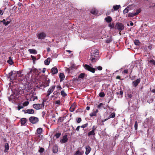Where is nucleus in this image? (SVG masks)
I'll return each mask as SVG.
<instances>
[{
	"label": "nucleus",
	"instance_id": "1",
	"mask_svg": "<svg viewBox=\"0 0 155 155\" xmlns=\"http://www.w3.org/2000/svg\"><path fill=\"white\" fill-rule=\"evenodd\" d=\"M99 52L98 50L95 49L91 51L90 60L92 62H95L99 59Z\"/></svg>",
	"mask_w": 155,
	"mask_h": 155
},
{
	"label": "nucleus",
	"instance_id": "2",
	"mask_svg": "<svg viewBox=\"0 0 155 155\" xmlns=\"http://www.w3.org/2000/svg\"><path fill=\"white\" fill-rule=\"evenodd\" d=\"M153 123V120L150 119H146L143 124L145 127L150 126Z\"/></svg>",
	"mask_w": 155,
	"mask_h": 155
},
{
	"label": "nucleus",
	"instance_id": "3",
	"mask_svg": "<svg viewBox=\"0 0 155 155\" xmlns=\"http://www.w3.org/2000/svg\"><path fill=\"white\" fill-rule=\"evenodd\" d=\"M84 67L86 70L91 72L93 73H94L95 72L96 69L91 67L89 65L86 64L84 65Z\"/></svg>",
	"mask_w": 155,
	"mask_h": 155
},
{
	"label": "nucleus",
	"instance_id": "4",
	"mask_svg": "<svg viewBox=\"0 0 155 155\" xmlns=\"http://www.w3.org/2000/svg\"><path fill=\"white\" fill-rule=\"evenodd\" d=\"M115 29H117L119 31H122L124 29V26L123 24L120 23H117L115 26Z\"/></svg>",
	"mask_w": 155,
	"mask_h": 155
},
{
	"label": "nucleus",
	"instance_id": "5",
	"mask_svg": "<svg viewBox=\"0 0 155 155\" xmlns=\"http://www.w3.org/2000/svg\"><path fill=\"white\" fill-rule=\"evenodd\" d=\"M29 120L30 122L33 124H36L39 121V120L38 118L33 116L30 117Z\"/></svg>",
	"mask_w": 155,
	"mask_h": 155
},
{
	"label": "nucleus",
	"instance_id": "6",
	"mask_svg": "<svg viewBox=\"0 0 155 155\" xmlns=\"http://www.w3.org/2000/svg\"><path fill=\"white\" fill-rule=\"evenodd\" d=\"M44 107V105L43 104H35L33 105V107L37 110L40 109Z\"/></svg>",
	"mask_w": 155,
	"mask_h": 155
},
{
	"label": "nucleus",
	"instance_id": "7",
	"mask_svg": "<svg viewBox=\"0 0 155 155\" xmlns=\"http://www.w3.org/2000/svg\"><path fill=\"white\" fill-rule=\"evenodd\" d=\"M55 86L53 85L51 86L48 90L47 93V94L46 96L47 97H49V95L55 89Z\"/></svg>",
	"mask_w": 155,
	"mask_h": 155
},
{
	"label": "nucleus",
	"instance_id": "8",
	"mask_svg": "<svg viewBox=\"0 0 155 155\" xmlns=\"http://www.w3.org/2000/svg\"><path fill=\"white\" fill-rule=\"evenodd\" d=\"M38 38L39 39H44L46 37V34L44 32L38 34L37 35Z\"/></svg>",
	"mask_w": 155,
	"mask_h": 155
},
{
	"label": "nucleus",
	"instance_id": "9",
	"mask_svg": "<svg viewBox=\"0 0 155 155\" xmlns=\"http://www.w3.org/2000/svg\"><path fill=\"white\" fill-rule=\"evenodd\" d=\"M68 140L67 135H65L63 136L62 139L60 140V142L62 143H65Z\"/></svg>",
	"mask_w": 155,
	"mask_h": 155
},
{
	"label": "nucleus",
	"instance_id": "10",
	"mask_svg": "<svg viewBox=\"0 0 155 155\" xmlns=\"http://www.w3.org/2000/svg\"><path fill=\"white\" fill-rule=\"evenodd\" d=\"M140 79L138 78L135 81H134L132 82V85L135 87H136L137 86L138 84L140 83Z\"/></svg>",
	"mask_w": 155,
	"mask_h": 155
},
{
	"label": "nucleus",
	"instance_id": "11",
	"mask_svg": "<svg viewBox=\"0 0 155 155\" xmlns=\"http://www.w3.org/2000/svg\"><path fill=\"white\" fill-rule=\"evenodd\" d=\"M30 72L28 74V75L30 76V75H31V73L33 72V73H35L36 74H38V69H30Z\"/></svg>",
	"mask_w": 155,
	"mask_h": 155
},
{
	"label": "nucleus",
	"instance_id": "12",
	"mask_svg": "<svg viewBox=\"0 0 155 155\" xmlns=\"http://www.w3.org/2000/svg\"><path fill=\"white\" fill-rule=\"evenodd\" d=\"M85 148L86 149L85 154L88 155L90 152L91 150V148L89 146H85Z\"/></svg>",
	"mask_w": 155,
	"mask_h": 155
},
{
	"label": "nucleus",
	"instance_id": "13",
	"mask_svg": "<svg viewBox=\"0 0 155 155\" xmlns=\"http://www.w3.org/2000/svg\"><path fill=\"white\" fill-rule=\"evenodd\" d=\"M58 72V70L57 68L53 67L52 68L51 70V73L52 74H57Z\"/></svg>",
	"mask_w": 155,
	"mask_h": 155
},
{
	"label": "nucleus",
	"instance_id": "14",
	"mask_svg": "<svg viewBox=\"0 0 155 155\" xmlns=\"http://www.w3.org/2000/svg\"><path fill=\"white\" fill-rule=\"evenodd\" d=\"M98 109H96L95 110H93V112L90 114V116L91 117L96 116L97 113L98 112Z\"/></svg>",
	"mask_w": 155,
	"mask_h": 155
},
{
	"label": "nucleus",
	"instance_id": "15",
	"mask_svg": "<svg viewBox=\"0 0 155 155\" xmlns=\"http://www.w3.org/2000/svg\"><path fill=\"white\" fill-rule=\"evenodd\" d=\"M34 110L32 109H27L25 111V113L32 114H34Z\"/></svg>",
	"mask_w": 155,
	"mask_h": 155
},
{
	"label": "nucleus",
	"instance_id": "16",
	"mask_svg": "<svg viewBox=\"0 0 155 155\" xmlns=\"http://www.w3.org/2000/svg\"><path fill=\"white\" fill-rule=\"evenodd\" d=\"M104 20L107 23H110L112 20V18L110 16H107L104 19Z\"/></svg>",
	"mask_w": 155,
	"mask_h": 155
},
{
	"label": "nucleus",
	"instance_id": "17",
	"mask_svg": "<svg viewBox=\"0 0 155 155\" xmlns=\"http://www.w3.org/2000/svg\"><path fill=\"white\" fill-rule=\"evenodd\" d=\"M5 149L4 150V152H7L9 149V146L8 144L7 143H6L5 145Z\"/></svg>",
	"mask_w": 155,
	"mask_h": 155
},
{
	"label": "nucleus",
	"instance_id": "18",
	"mask_svg": "<svg viewBox=\"0 0 155 155\" xmlns=\"http://www.w3.org/2000/svg\"><path fill=\"white\" fill-rule=\"evenodd\" d=\"M51 58H48L45 61V64L46 65H48L49 64Z\"/></svg>",
	"mask_w": 155,
	"mask_h": 155
},
{
	"label": "nucleus",
	"instance_id": "19",
	"mask_svg": "<svg viewBox=\"0 0 155 155\" xmlns=\"http://www.w3.org/2000/svg\"><path fill=\"white\" fill-rule=\"evenodd\" d=\"M60 81H62L64 78V75L62 73H61L59 75Z\"/></svg>",
	"mask_w": 155,
	"mask_h": 155
},
{
	"label": "nucleus",
	"instance_id": "20",
	"mask_svg": "<svg viewBox=\"0 0 155 155\" xmlns=\"http://www.w3.org/2000/svg\"><path fill=\"white\" fill-rule=\"evenodd\" d=\"M58 151V147L56 146H54L53 148V152L54 153H57Z\"/></svg>",
	"mask_w": 155,
	"mask_h": 155
},
{
	"label": "nucleus",
	"instance_id": "21",
	"mask_svg": "<svg viewBox=\"0 0 155 155\" xmlns=\"http://www.w3.org/2000/svg\"><path fill=\"white\" fill-rule=\"evenodd\" d=\"M28 51L31 54H36L37 53V51L35 49H28Z\"/></svg>",
	"mask_w": 155,
	"mask_h": 155
},
{
	"label": "nucleus",
	"instance_id": "22",
	"mask_svg": "<svg viewBox=\"0 0 155 155\" xmlns=\"http://www.w3.org/2000/svg\"><path fill=\"white\" fill-rule=\"evenodd\" d=\"M14 74H15V73H14L13 71H11L9 73V77L10 79L12 80L13 79H14V78H13V77L12 76Z\"/></svg>",
	"mask_w": 155,
	"mask_h": 155
},
{
	"label": "nucleus",
	"instance_id": "23",
	"mask_svg": "<svg viewBox=\"0 0 155 155\" xmlns=\"http://www.w3.org/2000/svg\"><path fill=\"white\" fill-rule=\"evenodd\" d=\"M2 22H3V24L5 26L8 25L10 23L9 21L3 19Z\"/></svg>",
	"mask_w": 155,
	"mask_h": 155
},
{
	"label": "nucleus",
	"instance_id": "24",
	"mask_svg": "<svg viewBox=\"0 0 155 155\" xmlns=\"http://www.w3.org/2000/svg\"><path fill=\"white\" fill-rule=\"evenodd\" d=\"M26 122V120L25 118H22L21 119V125H24Z\"/></svg>",
	"mask_w": 155,
	"mask_h": 155
},
{
	"label": "nucleus",
	"instance_id": "25",
	"mask_svg": "<svg viewBox=\"0 0 155 155\" xmlns=\"http://www.w3.org/2000/svg\"><path fill=\"white\" fill-rule=\"evenodd\" d=\"M42 132V129L41 128H39L37 130V133L40 135Z\"/></svg>",
	"mask_w": 155,
	"mask_h": 155
},
{
	"label": "nucleus",
	"instance_id": "26",
	"mask_svg": "<svg viewBox=\"0 0 155 155\" xmlns=\"http://www.w3.org/2000/svg\"><path fill=\"white\" fill-rule=\"evenodd\" d=\"M120 7V5H116L113 6V8L114 10L116 11Z\"/></svg>",
	"mask_w": 155,
	"mask_h": 155
},
{
	"label": "nucleus",
	"instance_id": "27",
	"mask_svg": "<svg viewBox=\"0 0 155 155\" xmlns=\"http://www.w3.org/2000/svg\"><path fill=\"white\" fill-rule=\"evenodd\" d=\"M91 12L93 14L96 15L97 14V11L95 8H93L91 10Z\"/></svg>",
	"mask_w": 155,
	"mask_h": 155
},
{
	"label": "nucleus",
	"instance_id": "28",
	"mask_svg": "<svg viewBox=\"0 0 155 155\" xmlns=\"http://www.w3.org/2000/svg\"><path fill=\"white\" fill-rule=\"evenodd\" d=\"M95 135V133L94 132L91 130L87 134V135L89 137H90L91 135Z\"/></svg>",
	"mask_w": 155,
	"mask_h": 155
},
{
	"label": "nucleus",
	"instance_id": "29",
	"mask_svg": "<svg viewBox=\"0 0 155 155\" xmlns=\"http://www.w3.org/2000/svg\"><path fill=\"white\" fill-rule=\"evenodd\" d=\"M7 62L10 65H12L13 63L12 60L11 58V57H9V59L7 61Z\"/></svg>",
	"mask_w": 155,
	"mask_h": 155
},
{
	"label": "nucleus",
	"instance_id": "30",
	"mask_svg": "<svg viewBox=\"0 0 155 155\" xmlns=\"http://www.w3.org/2000/svg\"><path fill=\"white\" fill-rule=\"evenodd\" d=\"M75 107L73 105H72L70 108V110L71 112L74 111L75 109Z\"/></svg>",
	"mask_w": 155,
	"mask_h": 155
},
{
	"label": "nucleus",
	"instance_id": "31",
	"mask_svg": "<svg viewBox=\"0 0 155 155\" xmlns=\"http://www.w3.org/2000/svg\"><path fill=\"white\" fill-rule=\"evenodd\" d=\"M61 95L63 97H64L67 95V94L65 92L64 90H62L61 91Z\"/></svg>",
	"mask_w": 155,
	"mask_h": 155
},
{
	"label": "nucleus",
	"instance_id": "32",
	"mask_svg": "<svg viewBox=\"0 0 155 155\" xmlns=\"http://www.w3.org/2000/svg\"><path fill=\"white\" fill-rule=\"evenodd\" d=\"M136 15L135 14V13H129L128 14V17H133L134 16Z\"/></svg>",
	"mask_w": 155,
	"mask_h": 155
},
{
	"label": "nucleus",
	"instance_id": "33",
	"mask_svg": "<svg viewBox=\"0 0 155 155\" xmlns=\"http://www.w3.org/2000/svg\"><path fill=\"white\" fill-rule=\"evenodd\" d=\"M115 114L113 112L108 117V118H114L115 117Z\"/></svg>",
	"mask_w": 155,
	"mask_h": 155
},
{
	"label": "nucleus",
	"instance_id": "34",
	"mask_svg": "<svg viewBox=\"0 0 155 155\" xmlns=\"http://www.w3.org/2000/svg\"><path fill=\"white\" fill-rule=\"evenodd\" d=\"M85 74L84 73H82L80 74L78 76L79 78H84Z\"/></svg>",
	"mask_w": 155,
	"mask_h": 155
},
{
	"label": "nucleus",
	"instance_id": "35",
	"mask_svg": "<svg viewBox=\"0 0 155 155\" xmlns=\"http://www.w3.org/2000/svg\"><path fill=\"white\" fill-rule=\"evenodd\" d=\"M134 44L136 45H140V42L139 40H135L134 41Z\"/></svg>",
	"mask_w": 155,
	"mask_h": 155
},
{
	"label": "nucleus",
	"instance_id": "36",
	"mask_svg": "<svg viewBox=\"0 0 155 155\" xmlns=\"http://www.w3.org/2000/svg\"><path fill=\"white\" fill-rule=\"evenodd\" d=\"M112 40V39L111 37L108 38L106 40V42L107 43H110Z\"/></svg>",
	"mask_w": 155,
	"mask_h": 155
},
{
	"label": "nucleus",
	"instance_id": "37",
	"mask_svg": "<svg viewBox=\"0 0 155 155\" xmlns=\"http://www.w3.org/2000/svg\"><path fill=\"white\" fill-rule=\"evenodd\" d=\"M99 96L101 97H104L105 96V94L104 92H101L99 94Z\"/></svg>",
	"mask_w": 155,
	"mask_h": 155
},
{
	"label": "nucleus",
	"instance_id": "38",
	"mask_svg": "<svg viewBox=\"0 0 155 155\" xmlns=\"http://www.w3.org/2000/svg\"><path fill=\"white\" fill-rule=\"evenodd\" d=\"M141 11V8H139L138 9H137L136 11V12H134L135 13V14L136 15H137Z\"/></svg>",
	"mask_w": 155,
	"mask_h": 155
},
{
	"label": "nucleus",
	"instance_id": "39",
	"mask_svg": "<svg viewBox=\"0 0 155 155\" xmlns=\"http://www.w3.org/2000/svg\"><path fill=\"white\" fill-rule=\"evenodd\" d=\"M69 68H70V70H72L76 68V67L74 64H73L71 65V67H69Z\"/></svg>",
	"mask_w": 155,
	"mask_h": 155
},
{
	"label": "nucleus",
	"instance_id": "40",
	"mask_svg": "<svg viewBox=\"0 0 155 155\" xmlns=\"http://www.w3.org/2000/svg\"><path fill=\"white\" fill-rule=\"evenodd\" d=\"M138 123L137 121L135 122L134 124V128L135 130H137V129Z\"/></svg>",
	"mask_w": 155,
	"mask_h": 155
},
{
	"label": "nucleus",
	"instance_id": "41",
	"mask_svg": "<svg viewBox=\"0 0 155 155\" xmlns=\"http://www.w3.org/2000/svg\"><path fill=\"white\" fill-rule=\"evenodd\" d=\"M29 104V102L28 101H26L24 102L23 105L24 106H27Z\"/></svg>",
	"mask_w": 155,
	"mask_h": 155
},
{
	"label": "nucleus",
	"instance_id": "42",
	"mask_svg": "<svg viewBox=\"0 0 155 155\" xmlns=\"http://www.w3.org/2000/svg\"><path fill=\"white\" fill-rule=\"evenodd\" d=\"M96 69H97L99 71H101L102 69V67L101 66H99L97 67H96Z\"/></svg>",
	"mask_w": 155,
	"mask_h": 155
},
{
	"label": "nucleus",
	"instance_id": "43",
	"mask_svg": "<svg viewBox=\"0 0 155 155\" xmlns=\"http://www.w3.org/2000/svg\"><path fill=\"white\" fill-rule=\"evenodd\" d=\"M61 135V133H57L55 135V136L57 138H58Z\"/></svg>",
	"mask_w": 155,
	"mask_h": 155
},
{
	"label": "nucleus",
	"instance_id": "44",
	"mask_svg": "<svg viewBox=\"0 0 155 155\" xmlns=\"http://www.w3.org/2000/svg\"><path fill=\"white\" fill-rule=\"evenodd\" d=\"M74 155H82L81 153L79 150H78L75 153Z\"/></svg>",
	"mask_w": 155,
	"mask_h": 155
},
{
	"label": "nucleus",
	"instance_id": "45",
	"mask_svg": "<svg viewBox=\"0 0 155 155\" xmlns=\"http://www.w3.org/2000/svg\"><path fill=\"white\" fill-rule=\"evenodd\" d=\"M64 120V117H60L58 119V121L59 122H62Z\"/></svg>",
	"mask_w": 155,
	"mask_h": 155
},
{
	"label": "nucleus",
	"instance_id": "46",
	"mask_svg": "<svg viewBox=\"0 0 155 155\" xmlns=\"http://www.w3.org/2000/svg\"><path fill=\"white\" fill-rule=\"evenodd\" d=\"M109 26L110 28H113L114 27V24L113 23H110L109 25Z\"/></svg>",
	"mask_w": 155,
	"mask_h": 155
},
{
	"label": "nucleus",
	"instance_id": "47",
	"mask_svg": "<svg viewBox=\"0 0 155 155\" xmlns=\"http://www.w3.org/2000/svg\"><path fill=\"white\" fill-rule=\"evenodd\" d=\"M88 125V124L86 123L84 124L83 125H82L81 126V128H85L87 127V126Z\"/></svg>",
	"mask_w": 155,
	"mask_h": 155
},
{
	"label": "nucleus",
	"instance_id": "48",
	"mask_svg": "<svg viewBox=\"0 0 155 155\" xmlns=\"http://www.w3.org/2000/svg\"><path fill=\"white\" fill-rule=\"evenodd\" d=\"M128 9L127 8H126L123 11V13L124 14H125L126 13H127L128 12Z\"/></svg>",
	"mask_w": 155,
	"mask_h": 155
},
{
	"label": "nucleus",
	"instance_id": "49",
	"mask_svg": "<svg viewBox=\"0 0 155 155\" xmlns=\"http://www.w3.org/2000/svg\"><path fill=\"white\" fill-rule=\"evenodd\" d=\"M71 70H70V68H66V69L65 70V72L68 73H69L70 72Z\"/></svg>",
	"mask_w": 155,
	"mask_h": 155
},
{
	"label": "nucleus",
	"instance_id": "50",
	"mask_svg": "<svg viewBox=\"0 0 155 155\" xmlns=\"http://www.w3.org/2000/svg\"><path fill=\"white\" fill-rule=\"evenodd\" d=\"M149 62L150 63L152 64L155 65V61L152 59Z\"/></svg>",
	"mask_w": 155,
	"mask_h": 155
},
{
	"label": "nucleus",
	"instance_id": "51",
	"mask_svg": "<svg viewBox=\"0 0 155 155\" xmlns=\"http://www.w3.org/2000/svg\"><path fill=\"white\" fill-rule=\"evenodd\" d=\"M128 72V69H126L124 70L122 72V73L124 74H127Z\"/></svg>",
	"mask_w": 155,
	"mask_h": 155
},
{
	"label": "nucleus",
	"instance_id": "52",
	"mask_svg": "<svg viewBox=\"0 0 155 155\" xmlns=\"http://www.w3.org/2000/svg\"><path fill=\"white\" fill-rule=\"evenodd\" d=\"M23 105H19L18 106V109L19 110L21 109H22L23 108Z\"/></svg>",
	"mask_w": 155,
	"mask_h": 155
},
{
	"label": "nucleus",
	"instance_id": "53",
	"mask_svg": "<svg viewBox=\"0 0 155 155\" xmlns=\"http://www.w3.org/2000/svg\"><path fill=\"white\" fill-rule=\"evenodd\" d=\"M103 106V104L102 103H101L100 104H98V105H97V108H101L102 106Z\"/></svg>",
	"mask_w": 155,
	"mask_h": 155
},
{
	"label": "nucleus",
	"instance_id": "54",
	"mask_svg": "<svg viewBox=\"0 0 155 155\" xmlns=\"http://www.w3.org/2000/svg\"><path fill=\"white\" fill-rule=\"evenodd\" d=\"M44 149L43 148H40L39 150V152L40 153H42L44 152Z\"/></svg>",
	"mask_w": 155,
	"mask_h": 155
},
{
	"label": "nucleus",
	"instance_id": "55",
	"mask_svg": "<svg viewBox=\"0 0 155 155\" xmlns=\"http://www.w3.org/2000/svg\"><path fill=\"white\" fill-rule=\"evenodd\" d=\"M32 96L33 99V101H34L35 100L38 99V97L37 96L33 95H32Z\"/></svg>",
	"mask_w": 155,
	"mask_h": 155
},
{
	"label": "nucleus",
	"instance_id": "56",
	"mask_svg": "<svg viewBox=\"0 0 155 155\" xmlns=\"http://www.w3.org/2000/svg\"><path fill=\"white\" fill-rule=\"evenodd\" d=\"M50 83V80L49 79L47 80V83L46 85V86H48L49 85V83Z\"/></svg>",
	"mask_w": 155,
	"mask_h": 155
},
{
	"label": "nucleus",
	"instance_id": "57",
	"mask_svg": "<svg viewBox=\"0 0 155 155\" xmlns=\"http://www.w3.org/2000/svg\"><path fill=\"white\" fill-rule=\"evenodd\" d=\"M31 58H32V60L34 61L36 60V58L33 55H31Z\"/></svg>",
	"mask_w": 155,
	"mask_h": 155
},
{
	"label": "nucleus",
	"instance_id": "58",
	"mask_svg": "<svg viewBox=\"0 0 155 155\" xmlns=\"http://www.w3.org/2000/svg\"><path fill=\"white\" fill-rule=\"evenodd\" d=\"M117 94H120L122 96L123 94V92L122 91H120L119 92H117Z\"/></svg>",
	"mask_w": 155,
	"mask_h": 155
},
{
	"label": "nucleus",
	"instance_id": "59",
	"mask_svg": "<svg viewBox=\"0 0 155 155\" xmlns=\"http://www.w3.org/2000/svg\"><path fill=\"white\" fill-rule=\"evenodd\" d=\"M55 103L56 104L59 105L61 104L60 101L59 100H57L55 101Z\"/></svg>",
	"mask_w": 155,
	"mask_h": 155
},
{
	"label": "nucleus",
	"instance_id": "60",
	"mask_svg": "<svg viewBox=\"0 0 155 155\" xmlns=\"http://www.w3.org/2000/svg\"><path fill=\"white\" fill-rule=\"evenodd\" d=\"M97 127L95 126H93L92 128V130L94 131H95Z\"/></svg>",
	"mask_w": 155,
	"mask_h": 155
},
{
	"label": "nucleus",
	"instance_id": "61",
	"mask_svg": "<svg viewBox=\"0 0 155 155\" xmlns=\"http://www.w3.org/2000/svg\"><path fill=\"white\" fill-rule=\"evenodd\" d=\"M81 120V118H78L77 120V122L78 123H80Z\"/></svg>",
	"mask_w": 155,
	"mask_h": 155
},
{
	"label": "nucleus",
	"instance_id": "62",
	"mask_svg": "<svg viewBox=\"0 0 155 155\" xmlns=\"http://www.w3.org/2000/svg\"><path fill=\"white\" fill-rule=\"evenodd\" d=\"M127 97L129 98H131L132 97V95L131 94H127Z\"/></svg>",
	"mask_w": 155,
	"mask_h": 155
},
{
	"label": "nucleus",
	"instance_id": "63",
	"mask_svg": "<svg viewBox=\"0 0 155 155\" xmlns=\"http://www.w3.org/2000/svg\"><path fill=\"white\" fill-rule=\"evenodd\" d=\"M57 88H58V90H61V89H62V88L61 87L60 85L58 86L57 87Z\"/></svg>",
	"mask_w": 155,
	"mask_h": 155
},
{
	"label": "nucleus",
	"instance_id": "64",
	"mask_svg": "<svg viewBox=\"0 0 155 155\" xmlns=\"http://www.w3.org/2000/svg\"><path fill=\"white\" fill-rule=\"evenodd\" d=\"M80 127V126H78L76 128V130L77 131H79V130Z\"/></svg>",
	"mask_w": 155,
	"mask_h": 155
}]
</instances>
